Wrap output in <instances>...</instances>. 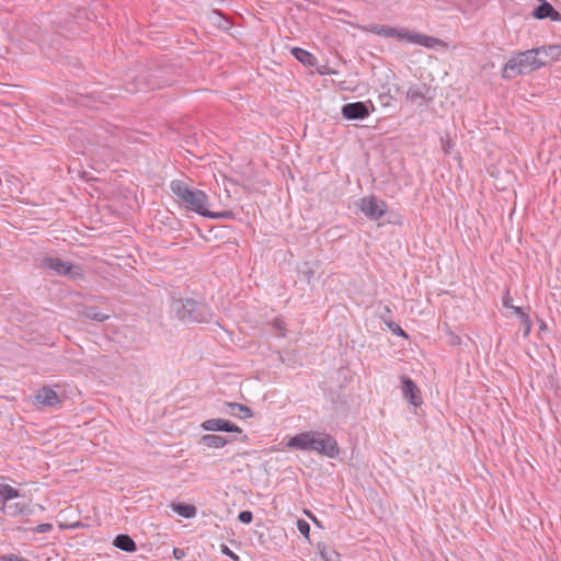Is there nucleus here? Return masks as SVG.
<instances>
[{
	"label": "nucleus",
	"mask_w": 561,
	"mask_h": 561,
	"mask_svg": "<svg viewBox=\"0 0 561 561\" xmlns=\"http://www.w3.org/2000/svg\"><path fill=\"white\" fill-rule=\"evenodd\" d=\"M172 193L184 204L186 209L205 217L208 208V195L201 190L188 186L181 180L170 182Z\"/></svg>",
	"instance_id": "1"
},
{
	"label": "nucleus",
	"mask_w": 561,
	"mask_h": 561,
	"mask_svg": "<svg viewBox=\"0 0 561 561\" xmlns=\"http://www.w3.org/2000/svg\"><path fill=\"white\" fill-rule=\"evenodd\" d=\"M369 30L370 32L383 37H398L401 39H407L410 43L417 44L426 48L445 46V43L439 38L420 34L407 28H396L388 25H373Z\"/></svg>",
	"instance_id": "2"
},
{
	"label": "nucleus",
	"mask_w": 561,
	"mask_h": 561,
	"mask_svg": "<svg viewBox=\"0 0 561 561\" xmlns=\"http://www.w3.org/2000/svg\"><path fill=\"white\" fill-rule=\"evenodd\" d=\"M172 310L184 322H209L213 319L210 308L194 299H179L172 304Z\"/></svg>",
	"instance_id": "3"
},
{
	"label": "nucleus",
	"mask_w": 561,
	"mask_h": 561,
	"mask_svg": "<svg viewBox=\"0 0 561 561\" xmlns=\"http://www.w3.org/2000/svg\"><path fill=\"white\" fill-rule=\"evenodd\" d=\"M537 61L538 60L536 59L533 49L517 53L504 65L502 78L510 80L517 76L530 73L539 69Z\"/></svg>",
	"instance_id": "4"
},
{
	"label": "nucleus",
	"mask_w": 561,
	"mask_h": 561,
	"mask_svg": "<svg viewBox=\"0 0 561 561\" xmlns=\"http://www.w3.org/2000/svg\"><path fill=\"white\" fill-rule=\"evenodd\" d=\"M43 266L55 272L56 275L66 276L71 280L83 278V270L80 265L58 257L46 256L43 259Z\"/></svg>",
	"instance_id": "5"
},
{
	"label": "nucleus",
	"mask_w": 561,
	"mask_h": 561,
	"mask_svg": "<svg viewBox=\"0 0 561 561\" xmlns=\"http://www.w3.org/2000/svg\"><path fill=\"white\" fill-rule=\"evenodd\" d=\"M311 451H317L320 455L332 459L340 455V448L336 439L329 434L318 432L314 433Z\"/></svg>",
	"instance_id": "6"
},
{
	"label": "nucleus",
	"mask_w": 561,
	"mask_h": 561,
	"mask_svg": "<svg viewBox=\"0 0 561 561\" xmlns=\"http://www.w3.org/2000/svg\"><path fill=\"white\" fill-rule=\"evenodd\" d=\"M386 202L378 199L376 196L370 195L360 199L359 208L360 211L370 220L377 221L387 211Z\"/></svg>",
	"instance_id": "7"
},
{
	"label": "nucleus",
	"mask_w": 561,
	"mask_h": 561,
	"mask_svg": "<svg viewBox=\"0 0 561 561\" xmlns=\"http://www.w3.org/2000/svg\"><path fill=\"white\" fill-rule=\"evenodd\" d=\"M201 426L208 432H242L241 427L225 419H209L204 421Z\"/></svg>",
	"instance_id": "8"
},
{
	"label": "nucleus",
	"mask_w": 561,
	"mask_h": 561,
	"mask_svg": "<svg viewBox=\"0 0 561 561\" xmlns=\"http://www.w3.org/2000/svg\"><path fill=\"white\" fill-rule=\"evenodd\" d=\"M341 112L346 119H364L370 114L367 103L359 101L344 104Z\"/></svg>",
	"instance_id": "9"
},
{
	"label": "nucleus",
	"mask_w": 561,
	"mask_h": 561,
	"mask_svg": "<svg viewBox=\"0 0 561 561\" xmlns=\"http://www.w3.org/2000/svg\"><path fill=\"white\" fill-rule=\"evenodd\" d=\"M401 380L403 397L414 407H420L423 403V400L417 386L408 376H402Z\"/></svg>",
	"instance_id": "10"
},
{
	"label": "nucleus",
	"mask_w": 561,
	"mask_h": 561,
	"mask_svg": "<svg viewBox=\"0 0 561 561\" xmlns=\"http://www.w3.org/2000/svg\"><path fill=\"white\" fill-rule=\"evenodd\" d=\"M0 508L3 511L4 514L12 517L20 515H28L32 512L28 503L24 500L23 496H21L18 500L4 502V505H2Z\"/></svg>",
	"instance_id": "11"
},
{
	"label": "nucleus",
	"mask_w": 561,
	"mask_h": 561,
	"mask_svg": "<svg viewBox=\"0 0 561 561\" xmlns=\"http://www.w3.org/2000/svg\"><path fill=\"white\" fill-rule=\"evenodd\" d=\"M314 433L311 431L297 434L286 443V446L298 450H311Z\"/></svg>",
	"instance_id": "12"
},
{
	"label": "nucleus",
	"mask_w": 561,
	"mask_h": 561,
	"mask_svg": "<svg viewBox=\"0 0 561 561\" xmlns=\"http://www.w3.org/2000/svg\"><path fill=\"white\" fill-rule=\"evenodd\" d=\"M533 16L537 20L550 19L551 21L560 22L561 14L546 0L535 8Z\"/></svg>",
	"instance_id": "13"
},
{
	"label": "nucleus",
	"mask_w": 561,
	"mask_h": 561,
	"mask_svg": "<svg viewBox=\"0 0 561 561\" xmlns=\"http://www.w3.org/2000/svg\"><path fill=\"white\" fill-rule=\"evenodd\" d=\"M37 404L42 407H55L60 400L57 392L50 387H43L37 391L35 396Z\"/></svg>",
	"instance_id": "14"
},
{
	"label": "nucleus",
	"mask_w": 561,
	"mask_h": 561,
	"mask_svg": "<svg viewBox=\"0 0 561 561\" xmlns=\"http://www.w3.org/2000/svg\"><path fill=\"white\" fill-rule=\"evenodd\" d=\"M430 92V88H427L425 84L423 85H415L411 87L407 91V99L414 104L423 105L427 101L431 100V98L427 95Z\"/></svg>",
	"instance_id": "15"
},
{
	"label": "nucleus",
	"mask_w": 561,
	"mask_h": 561,
	"mask_svg": "<svg viewBox=\"0 0 561 561\" xmlns=\"http://www.w3.org/2000/svg\"><path fill=\"white\" fill-rule=\"evenodd\" d=\"M78 314L82 318L96 322H104L110 319V314L101 312L100 309L95 306H83L78 311Z\"/></svg>",
	"instance_id": "16"
},
{
	"label": "nucleus",
	"mask_w": 561,
	"mask_h": 561,
	"mask_svg": "<svg viewBox=\"0 0 561 561\" xmlns=\"http://www.w3.org/2000/svg\"><path fill=\"white\" fill-rule=\"evenodd\" d=\"M113 545L123 551L126 552H134L137 550V546L133 538L129 535L126 534H119L115 537Z\"/></svg>",
	"instance_id": "17"
},
{
	"label": "nucleus",
	"mask_w": 561,
	"mask_h": 561,
	"mask_svg": "<svg viewBox=\"0 0 561 561\" xmlns=\"http://www.w3.org/2000/svg\"><path fill=\"white\" fill-rule=\"evenodd\" d=\"M227 407L229 409L228 413L231 416L239 417V419H249V417L253 416L252 410L244 404L237 403V402H228Z\"/></svg>",
	"instance_id": "18"
},
{
	"label": "nucleus",
	"mask_w": 561,
	"mask_h": 561,
	"mask_svg": "<svg viewBox=\"0 0 561 561\" xmlns=\"http://www.w3.org/2000/svg\"><path fill=\"white\" fill-rule=\"evenodd\" d=\"M228 439L215 434H206L201 437L199 443L208 448H222L228 444Z\"/></svg>",
	"instance_id": "19"
},
{
	"label": "nucleus",
	"mask_w": 561,
	"mask_h": 561,
	"mask_svg": "<svg viewBox=\"0 0 561 561\" xmlns=\"http://www.w3.org/2000/svg\"><path fill=\"white\" fill-rule=\"evenodd\" d=\"M20 492L9 484H0V503L1 506L4 502L20 499Z\"/></svg>",
	"instance_id": "20"
},
{
	"label": "nucleus",
	"mask_w": 561,
	"mask_h": 561,
	"mask_svg": "<svg viewBox=\"0 0 561 561\" xmlns=\"http://www.w3.org/2000/svg\"><path fill=\"white\" fill-rule=\"evenodd\" d=\"M291 53L298 61L306 66H311L316 61V57L302 48L295 47Z\"/></svg>",
	"instance_id": "21"
},
{
	"label": "nucleus",
	"mask_w": 561,
	"mask_h": 561,
	"mask_svg": "<svg viewBox=\"0 0 561 561\" xmlns=\"http://www.w3.org/2000/svg\"><path fill=\"white\" fill-rule=\"evenodd\" d=\"M534 55L538 60V68L546 66L547 64L553 61V57H550L548 54L547 46H541L537 48H533Z\"/></svg>",
	"instance_id": "22"
},
{
	"label": "nucleus",
	"mask_w": 561,
	"mask_h": 561,
	"mask_svg": "<svg viewBox=\"0 0 561 561\" xmlns=\"http://www.w3.org/2000/svg\"><path fill=\"white\" fill-rule=\"evenodd\" d=\"M173 511L185 518H192L196 515V507L190 504H174Z\"/></svg>",
	"instance_id": "23"
},
{
	"label": "nucleus",
	"mask_w": 561,
	"mask_h": 561,
	"mask_svg": "<svg viewBox=\"0 0 561 561\" xmlns=\"http://www.w3.org/2000/svg\"><path fill=\"white\" fill-rule=\"evenodd\" d=\"M205 217L206 218H211V219L230 220V219H234L236 215L231 210L211 211V210L208 209L206 215H205Z\"/></svg>",
	"instance_id": "24"
},
{
	"label": "nucleus",
	"mask_w": 561,
	"mask_h": 561,
	"mask_svg": "<svg viewBox=\"0 0 561 561\" xmlns=\"http://www.w3.org/2000/svg\"><path fill=\"white\" fill-rule=\"evenodd\" d=\"M320 554L324 561H341L340 554L334 549L328 547L320 548Z\"/></svg>",
	"instance_id": "25"
},
{
	"label": "nucleus",
	"mask_w": 561,
	"mask_h": 561,
	"mask_svg": "<svg viewBox=\"0 0 561 561\" xmlns=\"http://www.w3.org/2000/svg\"><path fill=\"white\" fill-rule=\"evenodd\" d=\"M510 309H512L520 318L522 324H527L526 334H528L530 332V328H531V321L529 319V316L527 313H525L523 311V309L519 307H515L512 305V307Z\"/></svg>",
	"instance_id": "26"
},
{
	"label": "nucleus",
	"mask_w": 561,
	"mask_h": 561,
	"mask_svg": "<svg viewBox=\"0 0 561 561\" xmlns=\"http://www.w3.org/2000/svg\"><path fill=\"white\" fill-rule=\"evenodd\" d=\"M297 529L307 539H309L310 526L305 519L297 520Z\"/></svg>",
	"instance_id": "27"
},
{
	"label": "nucleus",
	"mask_w": 561,
	"mask_h": 561,
	"mask_svg": "<svg viewBox=\"0 0 561 561\" xmlns=\"http://www.w3.org/2000/svg\"><path fill=\"white\" fill-rule=\"evenodd\" d=\"M273 327L277 330L278 335L282 337L286 336V327L285 322L280 318H275L272 322Z\"/></svg>",
	"instance_id": "28"
},
{
	"label": "nucleus",
	"mask_w": 561,
	"mask_h": 561,
	"mask_svg": "<svg viewBox=\"0 0 561 561\" xmlns=\"http://www.w3.org/2000/svg\"><path fill=\"white\" fill-rule=\"evenodd\" d=\"M386 324L388 325V328L391 330V332L398 336H404L407 337V334L405 332L402 330V328L397 324L396 322L393 321H387Z\"/></svg>",
	"instance_id": "29"
},
{
	"label": "nucleus",
	"mask_w": 561,
	"mask_h": 561,
	"mask_svg": "<svg viewBox=\"0 0 561 561\" xmlns=\"http://www.w3.org/2000/svg\"><path fill=\"white\" fill-rule=\"evenodd\" d=\"M238 519L242 524H250L253 520V514L250 511H242L239 513Z\"/></svg>",
	"instance_id": "30"
},
{
	"label": "nucleus",
	"mask_w": 561,
	"mask_h": 561,
	"mask_svg": "<svg viewBox=\"0 0 561 561\" xmlns=\"http://www.w3.org/2000/svg\"><path fill=\"white\" fill-rule=\"evenodd\" d=\"M547 49H548V54L550 55V57H553V61L559 58V56L561 54L560 46H558V45H550V46H547Z\"/></svg>",
	"instance_id": "31"
},
{
	"label": "nucleus",
	"mask_w": 561,
	"mask_h": 561,
	"mask_svg": "<svg viewBox=\"0 0 561 561\" xmlns=\"http://www.w3.org/2000/svg\"><path fill=\"white\" fill-rule=\"evenodd\" d=\"M51 529H53V525L51 524L43 523V524L37 525L34 528V531L37 533V534H44V533H47V531H49Z\"/></svg>",
	"instance_id": "32"
},
{
	"label": "nucleus",
	"mask_w": 561,
	"mask_h": 561,
	"mask_svg": "<svg viewBox=\"0 0 561 561\" xmlns=\"http://www.w3.org/2000/svg\"><path fill=\"white\" fill-rule=\"evenodd\" d=\"M1 561H28L20 556L10 553V554H3L0 557Z\"/></svg>",
	"instance_id": "33"
},
{
	"label": "nucleus",
	"mask_w": 561,
	"mask_h": 561,
	"mask_svg": "<svg viewBox=\"0 0 561 561\" xmlns=\"http://www.w3.org/2000/svg\"><path fill=\"white\" fill-rule=\"evenodd\" d=\"M221 551L224 554L230 557L232 560L239 561V557L233 551H231L227 546H222Z\"/></svg>",
	"instance_id": "34"
},
{
	"label": "nucleus",
	"mask_w": 561,
	"mask_h": 561,
	"mask_svg": "<svg viewBox=\"0 0 561 561\" xmlns=\"http://www.w3.org/2000/svg\"><path fill=\"white\" fill-rule=\"evenodd\" d=\"M513 302V298L512 296L510 295V291L506 290L504 297H503V306L506 307V308H511L512 307V304Z\"/></svg>",
	"instance_id": "35"
},
{
	"label": "nucleus",
	"mask_w": 561,
	"mask_h": 561,
	"mask_svg": "<svg viewBox=\"0 0 561 561\" xmlns=\"http://www.w3.org/2000/svg\"><path fill=\"white\" fill-rule=\"evenodd\" d=\"M185 556V552L184 550L180 549V548H174L173 549V557L176 559V560H181L182 558H184Z\"/></svg>",
	"instance_id": "36"
},
{
	"label": "nucleus",
	"mask_w": 561,
	"mask_h": 561,
	"mask_svg": "<svg viewBox=\"0 0 561 561\" xmlns=\"http://www.w3.org/2000/svg\"><path fill=\"white\" fill-rule=\"evenodd\" d=\"M305 513L313 522V524H316L319 527H322L321 523L317 519V517L312 513H309V512H305Z\"/></svg>",
	"instance_id": "37"
},
{
	"label": "nucleus",
	"mask_w": 561,
	"mask_h": 561,
	"mask_svg": "<svg viewBox=\"0 0 561 561\" xmlns=\"http://www.w3.org/2000/svg\"><path fill=\"white\" fill-rule=\"evenodd\" d=\"M460 343V337L456 334H450V344L458 345Z\"/></svg>",
	"instance_id": "38"
},
{
	"label": "nucleus",
	"mask_w": 561,
	"mask_h": 561,
	"mask_svg": "<svg viewBox=\"0 0 561 561\" xmlns=\"http://www.w3.org/2000/svg\"><path fill=\"white\" fill-rule=\"evenodd\" d=\"M161 85L160 84H156V83H150V88L151 89H154V88H160Z\"/></svg>",
	"instance_id": "39"
},
{
	"label": "nucleus",
	"mask_w": 561,
	"mask_h": 561,
	"mask_svg": "<svg viewBox=\"0 0 561 561\" xmlns=\"http://www.w3.org/2000/svg\"><path fill=\"white\" fill-rule=\"evenodd\" d=\"M307 275H308V278L310 279L311 275H313V271L309 270V271L307 272Z\"/></svg>",
	"instance_id": "40"
},
{
	"label": "nucleus",
	"mask_w": 561,
	"mask_h": 561,
	"mask_svg": "<svg viewBox=\"0 0 561 561\" xmlns=\"http://www.w3.org/2000/svg\"><path fill=\"white\" fill-rule=\"evenodd\" d=\"M524 328H525V332H527V324H523ZM525 335H527L526 333H524Z\"/></svg>",
	"instance_id": "41"
}]
</instances>
